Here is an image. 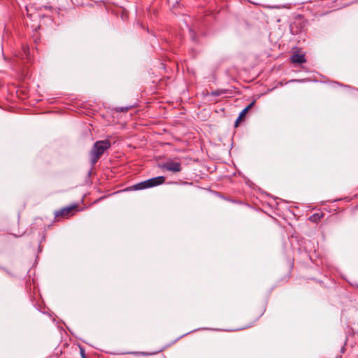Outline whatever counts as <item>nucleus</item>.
Masks as SVG:
<instances>
[{"mask_svg":"<svg viewBox=\"0 0 358 358\" xmlns=\"http://www.w3.org/2000/svg\"><path fill=\"white\" fill-rule=\"evenodd\" d=\"M111 146V143L109 140L105 139L95 142L90 152V163L92 167L98 162L102 155L106 150L109 149Z\"/></svg>","mask_w":358,"mask_h":358,"instance_id":"1","label":"nucleus"},{"mask_svg":"<svg viewBox=\"0 0 358 358\" xmlns=\"http://www.w3.org/2000/svg\"><path fill=\"white\" fill-rule=\"evenodd\" d=\"M161 167L166 171L174 173L180 172L182 170V164L178 162L169 160L161 165Z\"/></svg>","mask_w":358,"mask_h":358,"instance_id":"2","label":"nucleus"},{"mask_svg":"<svg viewBox=\"0 0 358 358\" xmlns=\"http://www.w3.org/2000/svg\"><path fill=\"white\" fill-rule=\"evenodd\" d=\"M148 188L160 185L165 182L164 176H157L146 180Z\"/></svg>","mask_w":358,"mask_h":358,"instance_id":"3","label":"nucleus"},{"mask_svg":"<svg viewBox=\"0 0 358 358\" xmlns=\"http://www.w3.org/2000/svg\"><path fill=\"white\" fill-rule=\"evenodd\" d=\"M290 60L294 64H303L306 62L304 55L294 54L291 56Z\"/></svg>","mask_w":358,"mask_h":358,"instance_id":"4","label":"nucleus"},{"mask_svg":"<svg viewBox=\"0 0 358 358\" xmlns=\"http://www.w3.org/2000/svg\"><path fill=\"white\" fill-rule=\"evenodd\" d=\"M74 206H68L63 208L62 209L57 210L55 213V215L56 217L59 216H66L71 213Z\"/></svg>","mask_w":358,"mask_h":358,"instance_id":"5","label":"nucleus"},{"mask_svg":"<svg viewBox=\"0 0 358 358\" xmlns=\"http://www.w3.org/2000/svg\"><path fill=\"white\" fill-rule=\"evenodd\" d=\"M148 186L146 180H144L143 182L135 184L130 187V189L131 190H141V189H148Z\"/></svg>","mask_w":358,"mask_h":358,"instance_id":"6","label":"nucleus"},{"mask_svg":"<svg viewBox=\"0 0 358 358\" xmlns=\"http://www.w3.org/2000/svg\"><path fill=\"white\" fill-rule=\"evenodd\" d=\"M254 103L255 101H252L241 112L238 116V120H241L245 115V114L248 113L249 109L254 105Z\"/></svg>","mask_w":358,"mask_h":358,"instance_id":"7","label":"nucleus"},{"mask_svg":"<svg viewBox=\"0 0 358 358\" xmlns=\"http://www.w3.org/2000/svg\"><path fill=\"white\" fill-rule=\"evenodd\" d=\"M131 108H132V106H126V107H117L115 108V111L119 112V113H124V112H127L129 110H130Z\"/></svg>","mask_w":358,"mask_h":358,"instance_id":"8","label":"nucleus"},{"mask_svg":"<svg viewBox=\"0 0 358 358\" xmlns=\"http://www.w3.org/2000/svg\"><path fill=\"white\" fill-rule=\"evenodd\" d=\"M320 218H321V216L320 215L319 213H315L310 217L309 220L311 221L317 222Z\"/></svg>","mask_w":358,"mask_h":358,"instance_id":"9","label":"nucleus"},{"mask_svg":"<svg viewBox=\"0 0 358 358\" xmlns=\"http://www.w3.org/2000/svg\"><path fill=\"white\" fill-rule=\"evenodd\" d=\"M222 94H224V91L221 90H217L211 92V93H210L211 95L215 96L222 95Z\"/></svg>","mask_w":358,"mask_h":358,"instance_id":"10","label":"nucleus"},{"mask_svg":"<svg viewBox=\"0 0 358 358\" xmlns=\"http://www.w3.org/2000/svg\"><path fill=\"white\" fill-rule=\"evenodd\" d=\"M241 120H238V117L237 118V120H236V122H235V124H234V126H235L236 127H238V123H239V122H240Z\"/></svg>","mask_w":358,"mask_h":358,"instance_id":"11","label":"nucleus"},{"mask_svg":"<svg viewBox=\"0 0 358 358\" xmlns=\"http://www.w3.org/2000/svg\"><path fill=\"white\" fill-rule=\"evenodd\" d=\"M131 354H140V352H130ZM141 354L142 355H145V353L144 352H141Z\"/></svg>","mask_w":358,"mask_h":358,"instance_id":"12","label":"nucleus"},{"mask_svg":"<svg viewBox=\"0 0 358 358\" xmlns=\"http://www.w3.org/2000/svg\"><path fill=\"white\" fill-rule=\"evenodd\" d=\"M83 358H86V357L84 356V355H83Z\"/></svg>","mask_w":358,"mask_h":358,"instance_id":"13","label":"nucleus"},{"mask_svg":"<svg viewBox=\"0 0 358 358\" xmlns=\"http://www.w3.org/2000/svg\"><path fill=\"white\" fill-rule=\"evenodd\" d=\"M357 288H358V285H357Z\"/></svg>","mask_w":358,"mask_h":358,"instance_id":"14","label":"nucleus"}]
</instances>
